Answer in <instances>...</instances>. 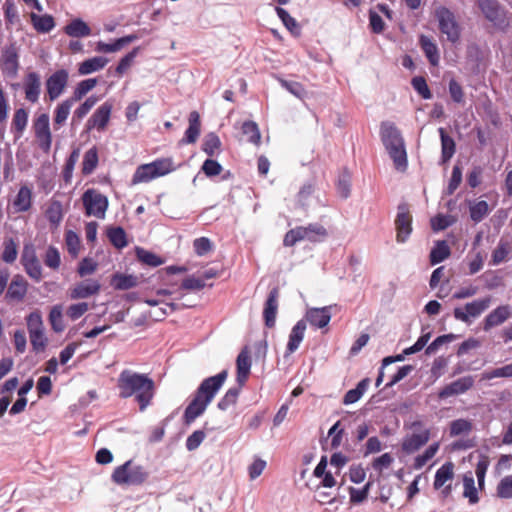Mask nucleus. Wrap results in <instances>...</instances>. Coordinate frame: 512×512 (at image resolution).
Returning <instances> with one entry per match:
<instances>
[{"instance_id": "nucleus-35", "label": "nucleus", "mask_w": 512, "mask_h": 512, "mask_svg": "<svg viewBox=\"0 0 512 512\" xmlns=\"http://www.w3.org/2000/svg\"><path fill=\"white\" fill-rule=\"evenodd\" d=\"M74 104L73 99H66L59 103L54 110V127L55 129L63 126L70 115L71 108Z\"/></svg>"}, {"instance_id": "nucleus-38", "label": "nucleus", "mask_w": 512, "mask_h": 512, "mask_svg": "<svg viewBox=\"0 0 512 512\" xmlns=\"http://www.w3.org/2000/svg\"><path fill=\"white\" fill-rule=\"evenodd\" d=\"M45 216L52 225L58 226L63 219L62 203L58 200H52L45 211Z\"/></svg>"}, {"instance_id": "nucleus-29", "label": "nucleus", "mask_w": 512, "mask_h": 512, "mask_svg": "<svg viewBox=\"0 0 512 512\" xmlns=\"http://www.w3.org/2000/svg\"><path fill=\"white\" fill-rule=\"evenodd\" d=\"M454 478V464L452 462L444 463L435 473L433 487L436 490L442 488L445 484L451 483Z\"/></svg>"}, {"instance_id": "nucleus-64", "label": "nucleus", "mask_w": 512, "mask_h": 512, "mask_svg": "<svg viewBox=\"0 0 512 512\" xmlns=\"http://www.w3.org/2000/svg\"><path fill=\"white\" fill-rule=\"evenodd\" d=\"M98 98L96 96H90L88 97L75 111H74V118H77L78 120H81L84 118L90 110L95 106L97 103Z\"/></svg>"}, {"instance_id": "nucleus-5", "label": "nucleus", "mask_w": 512, "mask_h": 512, "mask_svg": "<svg viewBox=\"0 0 512 512\" xmlns=\"http://www.w3.org/2000/svg\"><path fill=\"white\" fill-rule=\"evenodd\" d=\"M433 16L441 34L445 35L449 42L457 43L460 40L462 29L455 14L447 7L440 5L435 7Z\"/></svg>"}, {"instance_id": "nucleus-2", "label": "nucleus", "mask_w": 512, "mask_h": 512, "mask_svg": "<svg viewBox=\"0 0 512 512\" xmlns=\"http://www.w3.org/2000/svg\"><path fill=\"white\" fill-rule=\"evenodd\" d=\"M227 376V370H223L217 375L208 377L201 382L194 398L185 409L184 421L186 424H191L205 412L208 405L223 386Z\"/></svg>"}, {"instance_id": "nucleus-52", "label": "nucleus", "mask_w": 512, "mask_h": 512, "mask_svg": "<svg viewBox=\"0 0 512 512\" xmlns=\"http://www.w3.org/2000/svg\"><path fill=\"white\" fill-rule=\"evenodd\" d=\"M280 85L285 88L287 91H289L292 95L299 99H304L306 96V90L304 86L296 81H288L283 78L278 77L277 78Z\"/></svg>"}, {"instance_id": "nucleus-13", "label": "nucleus", "mask_w": 512, "mask_h": 512, "mask_svg": "<svg viewBox=\"0 0 512 512\" xmlns=\"http://www.w3.org/2000/svg\"><path fill=\"white\" fill-rule=\"evenodd\" d=\"M69 79V73L60 69L51 74L46 80V90L51 101L56 100L64 92Z\"/></svg>"}, {"instance_id": "nucleus-46", "label": "nucleus", "mask_w": 512, "mask_h": 512, "mask_svg": "<svg viewBox=\"0 0 512 512\" xmlns=\"http://www.w3.org/2000/svg\"><path fill=\"white\" fill-rule=\"evenodd\" d=\"M151 163L157 178L165 176L176 169L171 158H160Z\"/></svg>"}, {"instance_id": "nucleus-26", "label": "nucleus", "mask_w": 512, "mask_h": 512, "mask_svg": "<svg viewBox=\"0 0 512 512\" xmlns=\"http://www.w3.org/2000/svg\"><path fill=\"white\" fill-rule=\"evenodd\" d=\"M32 206V189L26 185L19 188L14 200L13 207L16 212H27Z\"/></svg>"}, {"instance_id": "nucleus-44", "label": "nucleus", "mask_w": 512, "mask_h": 512, "mask_svg": "<svg viewBox=\"0 0 512 512\" xmlns=\"http://www.w3.org/2000/svg\"><path fill=\"white\" fill-rule=\"evenodd\" d=\"M137 277L126 274H115L112 277L111 283L117 290H127L137 285Z\"/></svg>"}, {"instance_id": "nucleus-18", "label": "nucleus", "mask_w": 512, "mask_h": 512, "mask_svg": "<svg viewBox=\"0 0 512 512\" xmlns=\"http://www.w3.org/2000/svg\"><path fill=\"white\" fill-rule=\"evenodd\" d=\"M473 385L474 378L472 376H464L446 385L440 390L438 396L441 399H445L451 396L461 395L470 390Z\"/></svg>"}, {"instance_id": "nucleus-39", "label": "nucleus", "mask_w": 512, "mask_h": 512, "mask_svg": "<svg viewBox=\"0 0 512 512\" xmlns=\"http://www.w3.org/2000/svg\"><path fill=\"white\" fill-rule=\"evenodd\" d=\"M511 246L507 241L500 240L491 255V265L496 266L508 260Z\"/></svg>"}, {"instance_id": "nucleus-56", "label": "nucleus", "mask_w": 512, "mask_h": 512, "mask_svg": "<svg viewBox=\"0 0 512 512\" xmlns=\"http://www.w3.org/2000/svg\"><path fill=\"white\" fill-rule=\"evenodd\" d=\"M243 134L248 136V141L258 145L260 143L261 135L258 125L254 121H245L242 124Z\"/></svg>"}, {"instance_id": "nucleus-1", "label": "nucleus", "mask_w": 512, "mask_h": 512, "mask_svg": "<svg viewBox=\"0 0 512 512\" xmlns=\"http://www.w3.org/2000/svg\"><path fill=\"white\" fill-rule=\"evenodd\" d=\"M119 397L127 399L134 397L139 410L144 412L151 404L156 394L154 380L146 373H138L130 369L120 372L117 379Z\"/></svg>"}, {"instance_id": "nucleus-4", "label": "nucleus", "mask_w": 512, "mask_h": 512, "mask_svg": "<svg viewBox=\"0 0 512 512\" xmlns=\"http://www.w3.org/2000/svg\"><path fill=\"white\" fill-rule=\"evenodd\" d=\"M148 476L149 474L143 466L128 460L114 469L111 478L117 485L137 486L143 484Z\"/></svg>"}, {"instance_id": "nucleus-43", "label": "nucleus", "mask_w": 512, "mask_h": 512, "mask_svg": "<svg viewBox=\"0 0 512 512\" xmlns=\"http://www.w3.org/2000/svg\"><path fill=\"white\" fill-rule=\"evenodd\" d=\"M98 165V152L95 147L85 152L82 161V173L90 175Z\"/></svg>"}, {"instance_id": "nucleus-6", "label": "nucleus", "mask_w": 512, "mask_h": 512, "mask_svg": "<svg viewBox=\"0 0 512 512\" xmlns=\"http://www.w3.org/2000/svg\"><path fill=\"white\" fill-rule=\"evenodd\" d=\"M410 429L412 433L406 435L402 442V450L407 454L418 451L430 439V429L425 427L422 421H413Z\"/></svg>"}, {"instance_id": "nucleus-9", "label": "nucleus", "mask_w": 512, "mask_h": 512, "mask_svg": "<svg viewBox=\"0 0 512 512\" xmlns=\"http://www.w3.org/2000/svg\"><path fill=\"white\" fill-rule=\"evenodd\" d=\"M491 297L487 296L481 299L474 300L465 305L464 308L456 307L453 311V315L456 320L464 323H470L471 318L479 317L485 310H487L491 304Z\"/></svg>"}, {"instance_id": "nucleus-31", "label": "nucleus", "mask_w": 512, "mask_h": 512, "mask_svg": "<svg viewBox=\"0 0 512 512\" xmlns=\"http://www.w3.org/2000/svg\"><path fill=\"white\" fill-rule=\"evenodd\" d=\"M108 63V59L102 56H95L84 60L79 64L78 72L80 75H89L102 70Z\"/></svg>"}, {"instance_id": "nucleus-48", "label": "nucleus", "mask_w": 512, "mask_h": 512, "mask_svg": "<svg viewBox=\"0 0 512 512\" xmlns=\"http://www.w3.org/2000/svg\"><path fill=\"white\" fill-rule=\"evenodd\" d=\"M277 16L280 18L284 26L292 33V34H299L300 33V27L295 20L285 9L281 7L275 8Z\"/></svg>"}, {"instance_id": "nucleus-21", "label": "nucleus", "mask_w": 512, "mask_h": 512, "mask_svg": "<svg viewBox=\"0 0 512 512\" xmlns=\"http://www.w3.org/2000/svg\"><path fill=\"white\" fill-rule=\"evenodd\" d=\"M28 283L21 275H15L8 285L6 298L9 301H22L27 293Z\"/></svg>"}, {"instance_id": "nucleus-59", "label": "nucleus", "mask_w": 512, "mask_h": 512, "mask_svg": "<svg viewBox=\"0 0 512 512\" xmlns=\"http://www.w3.org/2000/svg\"><path fill=\"white\" fill-rule=\"evenodd\" d=\"M26 322L29 334L44 330L42 315L38 310L31 312L26 317Z\"/></svg>"}, {"instance_id": "nucleus-11", "label": "nucleus", "mask_w": 512, "mask_h": 512, "mask_svg": "<svg viewBox=\"0 0 512 512\" xmlns=\"http://www.w3.org/2000/svg\"><path fill=\"white\" fill-rule=\"evenodd\" d=\"M1 72L8 78H15L19 70V55L15 44L5 46L0 56Z\"/></svg>"}, {"instance_id": "nucleus-16", "label": "nucleus", "mask_w": 512, "mask_h": 512, "mask_svg": "<svg viewBox=\"0 0 512 512\" xmlns=\"http://www.w3.org/2000/svg\"><path fill=\"white\" fill-rule=\"evenodd\" d=\"M477 4L486 19L497 26L505 24V12L497 0H477Z\"/></svg>"}, {"instance_id": "nucleus-57", "label": "nucleus", "mask_w": 512, "mask_h": 512, "mask_svg": "<svg viewBox=\"0 0 512 512\" xmlns=\"http://www.w3.org/2000/svg\"><path fill=\"white\" fill-rule=\"evenodd\" d=\"M108 238L116 248H124L127 246L126 233L121 227L109 229Z\"/></svg>"}, {"instance_id": "nucleus-12", "label": "nucleus", "mask_w": 512, "mask_h": 512, "mask_svg": "<svg viewBox=\"0 0 512 512\" xmlns=\"http://www.w3.org/2000/svg\"><path fill=\"white\" fill-rule=\"evenodd\" d=\"M395 228L396 241L398 243H405L412 232V217L404 204L398 206Z\"/></svg>"}, {"instance_id": "nucleus-27", "label": "nucleus", "mask_w": 512, "mask_h": 512, "mask_svg": "<svg viewBox=\"0 0 512 512\" xmlns=\"http://www.w3.org/2000/svg\"><path fill=\"white\" fill-rule=\"evenodd\" d=\"M305 330H306V322L304 320H299L293 326V328L290 332V335H289L288 343H287V353L288 354L295 352L299 348V346L304 338Z\"/></svg>"}, {"instance_id": "nucleus-62", "label": "nucleus", "mask_w": 512, "mask_h": 512, "mask_svg": "<svg viewBox=\"0 0 512 512\" xmlns=\"http://www.w3.org/2000/svg\"><path fill=\"white\" fill-rule=\"evenodd\" d=\"M44 263L47 267L51 268V269H58L59 266H60V263H61V258H60V253L59 251L53 247V246H50L46 253H45V257H44Z\"/></svg>"}, {"instance_id": "nucleus-45", "label": "nucleus", "mask_w": 512, "mask_h": 512, "mask_svg": "<svg viewBox=\"0 0 512 512\" xmlns=\"http://www.w3.org/2000/svg\"><path fill=\"white\" fill-rule=\"evenodd\" d=\"M456 222L452 215L437 214L430 220L431 228L434 232L445 230Z\"/></svg>"}, {"instance_id": "nucleus-60", "label": "nucleus", "mask_w": 512, "mask_h": 512, "mask_svg": "<svg viewBox=\"0 0 512 512\" xmlns=\"http://www.w3.org/2000/svg\"><path fill=\"white\" fill-rule=\"evenodd\" d=\"M2 260L6 263H13L17 259V244L13 239H7L3 243Z\"/></svg>"}, {"instance_id": "nucleus-30", "label": "nucleus", "mask_w": 512, "mask_h": 512, "mask_svg": "<svg viewBox=\"0 0 512 512\" xmlns=\"http://www.w3.org/2000/svg\"><path fill=\"white\" fill-rule=\"evenodd\" d=\"M419 43L429 63L433 66H437L440 61V55L438 47L434 41L428 36L421 35Z\"/></svg>"}, {"instance_id": "nucleus-58", "label": "nucleus", "mask_w": 512, "mask_h": 512, "mask_svg": "<svg viewBox=\"0 0 512 512\" xmlns=\"http://www.w3.org/2000/svg\"><path fill=\"white\" fill-rule=\"evenodd\" d=\"M220 145L219 137L215 133H209L205 136L202 149L207 155L214 156L220 148Z\"/></svg>"}, {"instance_id": "nucleus-42", "label": "nucleus", "mask_w": 512, "mask_h": 512, "mask_svg": "<svg viewBox=\"0 0 512 512\" xmlns=\"http://www.w3.org/2000/svg\"><path fill=\"white\" fill-rule=\"evenodd\" d=\"M368 385H369V379L366 378V379L361 380L357 384L356 388L349 390L345 394L343 403L345 405H349V404H353V403L357 402L363 396L365 391L367 390Z\"/></svg>"}, {"instance_id": "nucleus-3", "label": "nucleus", "mask_w": 512, "mask_h": 512, "mask_svg": "<svg viewBox=\"0 0 512 512\" xmlns=\"http://www.w3.org/2000/svg\"><path fill=\"white\" fill-rule=\"evenodd\" d=\"M382 143L393 160L397 170L404 171L407 168V153L404 139L394 123L385 121L380 126Z\"/></svg>"}, {"instance_id": "nucleus-28", "label": "nucleus", "mask_w": 512, "mask_h": 512, "mask_svg": "<svg viewBox=\"0 0 512 512\" xmlns=\"http://www.w3.org/2000/svg\"><path fill=\"white\" fill-rule=\"evenodd\" d=\"M64 32L73 38H83L91 35V28L82 19L76 18L64 27Z\"/></svg>"}, {"instance_id": "nucleus-15", "label": "nucleus", "mask_w": 512, "mask_h": 512, "mask_svg": "<svg viewBox=\"0 0 512 512\" xmlns=\"http://www.w3.org/2000/svg\"><path fill=\"white\" fill-rule=\"evenodd\" d=\"M101 284L95 279H85L76 283L69 289V297L72 300L86 299L100 292Z\"/></svg>"}, {"instance_id": "nucleus-36", "label": "nucleus", "mask_w": 512, "mask_h": 512, "mask_svg": "<svg viewBox=\"0 0 512 512\" xmlns=\"http://www.w3.org/2000/svg\"><path fill=\"white\" fill-rule=\"evenodd\" d=\"M156 178L157 176L155 174L152 163L142 164L138 166L137 169L135 170L132 177V183H147Z\"/></svg>"}, {"instance_id": "nucleus-33", "label": "nucleus", "mask_w": 512, "mask_h": 512, "mask_svg": "<svg viewBox=\"0 0 512 512\" xmlns=\"http://www.w3.org/2000/svg\"><path fill=\"white\" fill-rule=\"evenodd\" d=\"M30 19L34 29L39 33H48L55 27L54 18L49 14L38 15L31 13Z\"/></svg>"}, {"instance_id": "nucleus-23", "label": "nucleus", "mask_w": 512, "mask_h": 512, "mask_svg": "<svg viewBox=\"0 0 512 512\" xmlns=\"http://www.w3.org/2000/svg\"><path fill=\"white\" fill-rule=\"evenodd\" d=\"M511 315L510 308L507 305L499 306L490 312L484 321V330L488 331L492 327L504 323Z\"/></svg>"}, {"instance_id": "nucleus-40", "label": "nucleus", "mask_w": 512, "mask_h": 512, "mask_svg": "<svg viewBox=\"0 0 512 512\" xmlns=\"http://www.w3.org/2000/svg\"><path fill=\"white\" fill-rule=\"evenodd\" d=\"M49 322L54 332L60 333L65 329L63 320V306L60 304L54 305L49 313Z\"/></svg>"}, {"instance_id": "nucleus-17", "label": "nucleus", "mask_w": 512, "mask_h": 512, "mask_svg": "<svg viewBox=\"0 0 512 512\" xmlns=\"http://www.w3.org/2000/svg\"><path fill=\"white\" fill-rule=\"evenodd\" d=\"M22 265L26 273L35 281H40L42 278V268L32 247L25 246L22 256Z\"/></svg>"}, {"instance_id": "nucleus-25", "label": "nucleus", "mask_w": 512, "mask_h": 512, "mask_svg": "<svg viewBox=\"0 0 512 512\" xmlns=\"http://www.w3.org/2000/svg\"><path fill=\"white\" fill-rule=\"evenodd\" d=\"M237 367V382L240 386H242L250 373L251 369V359L247 348L243 349L236 360Z\"/></svg>"}, {"instance_id": "nucleus-47", "label": "nucleus", "mask_w": 512, "mask_h": 512, "mask_svg": "<svg viewBox=\"0 0 512 512\" xmlns=\"http://www.w3.org/2000/svg\"><path fill=\"white\" fill-rule=\"evenodd\" d=\"M239 393H240L239 387L229 388L226 391V393L224 394V396L219 400L217 407L222 411H226L231 406H234L237 402Z\"/></svg>"}, {"instance_id": "nucleus-50", "label": "nucleus", "mask_w": 512, "mask_h": 512, "mask_svg": "<svg viewBox=\"0 0 512 512\" xmlns=\"http://www.w3.org/2000/svg\"><path fill=\"white\" fill-rule=\"evenodd\" d=\"M439 444H431L422 454L418 455L414 459L413 467L416 470L421 469L425 464L432 459L438 452Z\"/></svg>"}, {"instance_id": "nucleus-19", "label": "nucleus", "mask_w": 512, "mask_h": 512, "mask_svg": "<svg viewBox=\"0 0 512 512\" xmlns=\"http://www.w3.org/2000/svg\"><path fill=\"white\" fill-rule=\"evenodd\" d=\"M112 111V104L104 103L100 107L96 109L93 115L87 121V128L93 129L96 128L99 131H102L107 126Z\"/></svg>"}, {"instance_id": "nucleus-7", "label": "nucleus", "mask_w": 512, "mask_h": 512, "mask_svg": "<svg viewBox=\"0 0 512 512\" xmlns=\"http://www.w3.org/2000/svg\"><path fill=\"white\" fill-rule=\"evenodd\" d=\"M86 216L104 219L108 209V198L96 189H87L82 195Z\"/></svg>"}, {"instance_id": "nucleus-24", "label": "nucleus", "mask_w": 512, "mask_h": 512, "mask_svg": "<svg viewBox=\"0 0 512 512\" xmlns=\"http://www.w3.org/2000/svg\"><path fill=\"white\" fill-rule=\"evenodd\" d=\"M189 126L185 131V136L181 140L182 144H193L197 141L199 135H200V128H201V122H200V115L197 111H192L189 114Z\"/></svg>"}, {"instance_id": "nucleus-14", "label": "nucleus", "mask_w": 512, "mask_h": 512, "mask_svg": "<svg viewBox=\"0 0 512 512\" xmlns=\"http://www.w3.org/2000/svg\"><path fill=\"white\" fill-rule=\"evenodd\" d=\"M337 305H328L321 308H309L305 314V322H308L315 328L326 327L332 317V310L336 309Z\"/></svg>"}, {"instance_id": "nucleus-54", "label": "nucleus", "mask_w": 512, "mask_h": 512, "mask_svg": "<svg viewBox=\"0 0 512 512\" xmlns=\"http://www.w3.org/2000/svg\"><path fill=\"white\" fill-rule=\"evenodd\" d=\"M472 430V423L466 419H457L450 424V436L469 434Z\"/></svg>"}, {"instance_id": "nucleus-55", "label": "nucleus", "mask_w": 512, "mask_h": 512, "mask_svg": "<svg viewBox=\"0 0 512 512\" xmlns=\"http://www.w3.org/2000/svg\"><path fill=\"white\" fill-rule=\"evenodd\" d=\"M496 495L501 499L512 498V474L504 476L496 487Z\"/></svg>"}, {"instance_id": "nucleus-51", "label": "nucleus", "mask_w": 512, "mask_h": 512, "mask_svg": "<svg viewBox=\"0 0 512 512\" xmlns=\"http://www.w3.org/2000/svg\"><path fill=\"white\" fill-rule=\"evenodd\" d=\"M96 85H97V80L95 78H89V79L79 82L73 92V97L71 99H73L74 102L81 100Z\"/></svg>"}, {"instance_id": "nucleus-41", "label": "nucleus", "mask_w": 512, "mask_h": 512, "mask_svg": "<svg viewBox=\"0 0 512 512\" xmlns=\"http://www.w3.org/2000/svg\"><path fill=\"white\" fill-rule=\"evenodd\" d=\"M28 124V112L24 108L16 109L12 119V130L21 137Z\"/></svg>"}, {"instance_id": "nucleus-32", "label": "nucleus", "mask_w": 512, "mask_h": 512, "mask_svg": "<svg viewBox=\"0 0 512 512\" xmlns=\"http://www.w3.org/2000/svg\"><path fill=\"white\" fill-rule=\"evenodd\" d=\"M470 218L473 222H481L489 213L490 208L485 200H469L468 201Z\"/></svg>"}, {"instance_id": "nucleus-61", "label": "nucleus", "mask_w": 512, "mask_h": 512, "mask_svg": "<svg viewBox=\"0 0 512 512\" xmlns=\"http://www.w3.org/2000/svg\"><path fill=\"white\" fill-rule=\"evenodd\" d=\"M137 256L141 262L151 267H158L163 263L159 256L144 249H137Z\"/></svg>"}, {"instance_id": "nucleus-34", "label": "nucleus", "mask_w": 512, "mask_h": 512, "mask_svg": "<svg viewBox=\"0 0 512 512\" xmlns=\"http://www.w3.org/2000/svg\"><path fill=\"white\" fill-rule=\"evenodd\" d=\"M438 132L440 134L441 139V159L442 162L445 163L453 157L456 149V144L453 138L446 134L444 128L440 127L438 129Z\"/></svg>"}, {"instance_id": "nucleus-10", "label": "nucleus", "mask_w": 512, "mask_h": 512, "mask_svg": "<svg viewBox=\"0 0 512 512\" xmlns=\"http://www.w3.org/2000/svg\"><path fill=\"white\" fill-rule=\"evenodd\" d=\"M33 129L40 149L45 153L49 152L52 145L49 115L46 113L38 115L33 122Z\"/></svg>"}, {"instance_id": "nucleus-22", "label": "nucleus", "mask_w": 512, "mask_h": 512, "mask_svg": "<svg viewBox=\"0 0 512 512\" xmlns=\"http://www.w3.org/2000/svg\"><path fill=\"white\" fill-rule=\"evenodd\" d=\"M278 296L279 292L277 288H273L266 300L263 316L265 320V325L269 328L275 326L276 315L278 310Z\"/></svg>"}, {"instance_id": "nucleus-63", "label": "nucleus", "mask_w": 512, "mask_h": 512, "mask_svg": "<svg viewBox=\"0 0 512 512\" xmlns=\"http://www.w3.org/2000/svg\"><path fill=\"white\" fill-rule=\"evenodd\" d=\"M412 87L415 89V91L421 95L423 99H430L432 97V94L430 92V89L426 83V80L421 77L417 76L414 77L411 81Z\"/></svg>"}, {"instance_id": "nucleus-20", "label": "nucleus", "mask_w": 512, "mask_h": 512, "mask_svg": "<svg viewBox=\"0 0 512 512\" xmlns=\"http://www.w3.org/2000/svg\"><path fill=\"white\" fill-rule=\"evenodd\" d=\"M25 99L31 103L39 100L41 93V78L36 72H29L23 83Z\"/></svg>"}, {"instance_id": "nucleus-53", "label": "nucleus", "mask_w": 512, "mask_h": 512, "mask_svg": "<svg viewBox=\"0 0 512 512\" xmlns=\"http://www.w3.org/2000/svg\"><path fill=\"white\" fill-rule=\"evenodd\" d=\"M512 377V363L503 367L485 371L481 374V380H491L494 378H510Z\"/></svg>"}, {"instance_id": "nucleus-8", "label": "nucleus", "mask_w": 512, "mask_h": 512, "mask_svg": "<svg viewBox=\"0 0 512 512\" xmlns=\"http://www.w3.org/2000/svg\"><path fill=\"white\" fill-rule=\"evenodd\" d=\"M326 236V229L318 224L299 226L289 230L284 237L285 246H293L301 240L317 241L319 237Z\"/></svg>"}, {"instance_id": "nucleus-37", "label": "nucleus", "mask_w": 512, "mask_h": 512, "mask_svg": "<svg viewBox=\"0 0 512 512\" xmlns=\"http://www.w3.org/2000/svg\"><path fill=\"white\" fill-rule=\"evenodd\" d=\"M450 247L444 240L437 241L435 246L430 252V262L432 265H436L450 256Z\"/></svg>"}, {"instance_id": "nucleus-49", "label": "nucleus", "mask_w": 512, "mask_h": 512, "mask_svg": "<svg viewBox=\"0 0 512 512\" xmlns=\"http://www.w3.org/2000/svg\"><path fill=\"white\" fill-rule=\"evenodd\" d=\"M464 492L463 496L469 499L470 504H475L479 501L475 481L472 475H465L463 478Z\"/></svg>"}]
</instances>
